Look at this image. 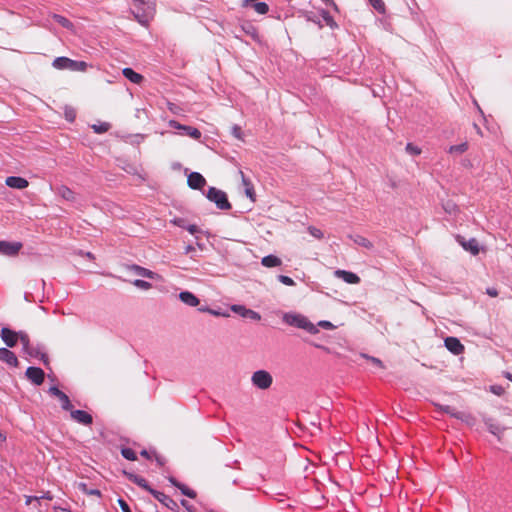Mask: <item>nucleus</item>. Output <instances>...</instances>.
<instances>
[{
	"mask_svg": "<svg viewBox=\"0 0 512 512\" xmlns=\"http://www.w3.org/2000/svg\"><path fill=\"white\" fill-rule=\"evenodd\" d=\"M53 67L58 70H70V71H86L88 65L84 61H75L68 57H57L52 63Z\"/></svg>",
	"mask_w": 512,
	"mask_h": 512,
	"instance_id": "nucleus-1",
	"label": "nucleus"
},
{
	"mask_svg": "<svg viewBox=\"0 0 512 512\" xmlns=\"http://www.w3.org/2000/svg\"><path fill=\"white\" fill-rule=\"evenodd\" d=\"M252 385L260 390H268L273 384V377L267 370H257L251 375Z\"/></svg>",
	"mask_w": 512,
	"mask_h": 512,
	"instance_id": "nucleus-2",
	"label": "nucleus"
},
{
	"mask_svg": "<svg viewBox=\"0 0 512 512\" xmlns=\"http://www.w3.org/2000/svg\"><path fill=\"white\" fill-rule=\"evenodd\" d=\"M207 198L214 202L216 206L221 210H229L231 208V204L228 201L226 193L215 187L209 188Z\"/></svg>",
	"mask_w": 512,
	"mask_h": 512,
	"instance_id": "nucleus-3",
	"label": "nucleus"
},
{
	"mask_svg": "<svg viewBox=\"0 0 512 512\" xmlns=\"http://www.w3.org/2000/svg\"><path fill=\"white\" fill-rule=\"evenodd\" d=\"M290 324H294L297 328L303 329L310 334L318 333V327H322L326 330L337 328V326L333 325L332 322H317V324H314L313 322H290Z\"/></svg>",
	"mask_w": 512,
	"mask_h": 512,
	"instance_id": "nucleus-4",
	"label": "nucleus"
},
{
	"mask_svg": "<svg viewBox=\"0 0 512 512\" xmlns=\"http://www.w3.org/2000/svg\"><path fill=\"white\" fill-rule=\"evenodd\" d=\"M21 337V340L22 341H26L27 340V336L24 335V334H18L12 330H10L9 328H3L2 331H1V337H2V340L5 342V344L8 346V347H14L18 341V337Z\"/></svg>",
	"mask_w": 512,
	"mask_h": 512,
	"instance_id": "nucleus-5",
	"label": "nucleus"
},
{
	"mask_svg": "<svg viewBox=\"0 0 512 512\" xmlns=\"http://www.w3.org/2000/svg\"><path fill=\"white\" fill-rule=\"evenodd\" d=\"M456 240L463 247L464 250L470 252L472 255H477L480 252L479 243L475 238L466 240L463 236L457 235Z\"/></svg>",
	"mask_w": 512,
	"mask_h": 512,
	"instance_id": "nucleus-6",
	"label": "nucleus"
},
{
	"mask_svg": "<svg viewBox=\"0 0 512 512\" xmlns=\"http://www.w3.org/2000/svg\"><path fill=\"white\" fill-rule=\"evenodd\" d=\"M22 248L21 242L0 241V253L7 256L17 255Z\"/></svg>",
	"mask_w": 512,
	"mask_h": 512,
	"instance_id": "nucleus-7",
	"label": "nucleus"
},
{
	"mask_svg": "<svg viewBox=\"0 0 512 512\" xmlns=\"http://www.w3.org/2000/svg\"><path fill=\"white\" fill-rule=\"evenodd\" d=\"M26 377L35 385H41L44 381V371L39 367H28Z\"/></svg>",
	"mask_w": 512,
	"mask_h": 512,
	"instance_id": "nucleus-8",
	"label": "nucleus"
},
{
	"mask_svg": "<svg viewBox=\"0 0 512 512\" xmlns=\"http://www.w3.org/2000/svg\"><path fill=\"white\" fill-rule=\"evenodd\" d=\"M230 309L242 318H247L250 320H260V315L258 313H256L253 310L247 309L245 306L233 305L231 306Z\"/></svg>",
	"mask_w": 512,
	"mask_h": 512,
	"instance_id": "nucleus-9",
	"label": "nucleus"
},
{
	"mask_svg": "<svg viewBox=\"0 0 512 512\" xmlns=\"http://www.w3.org/2000/svg\"><path fill=\"white\" fill-rule=\"evenodd\" d=\"M49 393L52 396L58 398V400L61 402V407L64 410H71L72 404L70 402L69 397L64 392L59 390L57 387L53 386L49 388Z\"/></svg>",
	"mask_w": 512,
	"mask_h": 512,
	"instance_id": "nucleus-10",
	"label": "nucleus"
},
{
	"mask_svg": "<svg viewBox=\"0 0 512 512\" xmlns=\"http://www.w3.org/2000/svg\"><path fill=\"white\" fill-rule=\"evenodd\" d=\"M69 411H70L71 418L74 421H76V422H78L80 424H83V425H90V424H92L93 418L86 411H84V410H73L72 408Z\"/></svg>",
	"mask_w": 512,
	"mask_h": 512,
	"instance_id": "nucleus-11",
	"label": "nucleus"
},
{
	"mask_svg": "<svg viewBox=\"0 0 512 512\" xmlns=\"http://www.w3.org/2000/svg\"><path fill=\"white\" fill-rule=\"evenodd\" d=\"M187 183L192 189H201L206 184V180L200 173L192 172L188 175Z\"/></svg>",
	"mask_w": 512,
	"mask_h": 512,
	"instance_id": "nucleus-12",
	"label": "nucleus"
},
{
	"mask_svg": "<svg viewBox=\"0 0 512 512\" xmlns=\"http://www.w3.org/2000/svg\"><path fill=\"white\" fill-rule=\"evenodd\" d=\"M5 183L8 187L19 190L25 189L29 185V182L25 178L18 176L7 177Z\"/></svg>",
	"mask_w": 512,
	"mask_h": 512,
	"instance_id": "nucleus-13",
	"label": "nucleus"
},
{
	"mask_svg": "<svg viewBox=\"0 0 512 512\" xmlns=\"http://www.w3.org/2000/svg\"><path fill=\"white\" fill-rule=\"evenodd\" d=\"M0 360L13 367L18 365L16 355L7 348H0Z\"/></svg>",
	"mask_w": 512,
	"mask_h": 512,
	"instance_id": "nucleus-14",
	"label": "nucleus"
},
{
	"mask_svg": "<svg viewBox=\"0 0 512 512\" xmlns=\"http://www.w3.org/2000/svg\"><path fill=\"white\" fill-rule=\"evenodd\" d=\"M129 269L133 272H135L137 275L139 276H142V277H146V278H149V279H158L160 278V276L158 274H156L155 272L147 269V268H144V267H141L139 265H131L129 267Z\"/></svg>",
	"mask_w": 512,
	"mask_h": 512,
	"instance_id": "nucleus-15",
	"label": "nucleus"
},
{
	"mask_svg": "<svg viewBox=\"0 0 512 512\" xmlns=\"http://www.w3.org/2000/svg\"><path fill=\"white\" fill-rule=\"evenodd\" d=\"M124 474L127 476V478L132 481L133 483H135L136 485H138L139 487L147 490L149 493L152 494V491H154V489H152L149 485H148V482L146 481V479H144L143 477L141 476H138L136 474H133V473H128V472H124Z\"/></svg>",
	"mask_w": 512,
	"mask_h": 512,
	"instance_id": "nucleus-16",
	"label": "nucleus"
},
{
	"mask_svg": "<svg viewBox=\"0 0 512 512\" xmlns=\"http://www.w3.org/2000/svg\"><path fill=\"white\" fill-rule=\"evenodd\" d=\"M122 74L125 78L135 84H140L144 80V77L141 74L135 72L132 68H124L122 70Z\"/></svg>",
	"mask_w": 512,
	"mask_h": 512,
	"instance_id": "nucleus-17",
	"label": "nucleus"
},
{
	"mask_svg": "<svg viewBox=\"0 0 512 512\" xmlns=\"http://www.w3.org/2000/svg\"><path fill=\"white\" fill-rule=\"evenodd\" d=\"M336 274L349 284H358L360 282L359 276L353 272L338 270Z\"/></svg>",
	"mask_w": 512,
	"mask_h": 512,
	"instance_id": "nucleus-18",
	"label": "nucleus"
},
{
	"mask_svg": "<svg viewBox=\"0 0 512 512\" xmlns=\"http://www.w3.org/2000/svg\"><path fill=\"white\" fill-rule=\"evenodd\" d=\"M179 298L183 303L189 306H197L199 304V299L189 291L181 292Z\"/></svg>",
	"mask_w": 512,
	"mask_h": 512,
	"instance_id": "nucleus-19",
	"label": "nucleus"
},
{
	"mask_svg": "<svg viewBox=\"0 0 512 512\" xmlns=\"http://www.w3.org/2000/svg\"><path fill=\"white\" fill-rule=\"evenodd\" d=\"M250 3H253V8L258 14L264 15L269 11L265 2H256V0H244L243 6H248Z\"/></svg>",
	"mask_w": 512,
	"mask_h": 512,
	"instance_id": "nucleus-20",
	"label": "nucleus"
},
{
	"mask_svg": "<svg viewBox=\"0 0 512 512\" xmlns=\"http://www.w3.org/2000/svg\"><path fill=\"white\" fill-rule=\"evenodd\" d=\"M152 495L155 499L164 504L166 507L172 508V506L176 505V503L169 496L165 495L160 491L154 490L152 491Z\"/></svg>",
	"mask_w": 512,
	"mask_h": 512,
	"instance_id": "nucleus-21",
	"label": "nucleus"
},
{
	"mask_svg": "<svg viewBox=\"0 0 512 512\" xmlns=\"http://www.w3.org/2000/svg\"><path fill=\"white\" fill-rule=\"evenodd\" d=\"M261 263L263 266L267 268L277 267L282 264V261L280 258H278L275 255H267L262 258Z\"/></svg>",
	"mask_w": 512,
	"mask_h": 512,
	"instance_id": "nucleus-22",
	"label": "nucleus"
},
{
	"mask_svg": "<svg viewBox=\"0 0 512 512\" xmlns=\"http://www.w3.org/2000/svg\"><path fill=\"white\" fill-rule=\"evenodd\" d=\"M240 175L242 178V183L245 186V193L247 197H249L252 201H255V192L253 185L251 184L250 180L245 177L244 173L240 171Z\"/></svg>",
	"mask_w": 512,
	"mask_h": 512,
	"instance_id": "nucleus-23",
	"label": "nucleus"
},
{
	"mask_svg": "<svg viewBox=\"0 0 512 512\" xmlns=\"http://www.w3.org/2000/svg\"><path fill=\"white\" fill-rule=\"evenodd\" d=\"M51 17L57 23H59L62 27L66 28L68 30H71V31L74 30V24L69 19H67L66 17H64L62 15H59V14H52Z\"/></svg>",
	"mask_w": 512,
	"mask_h": 512,
	"instance_id": "nucleus-24",
	"label": "nucleus"
},
{
	"mask_svg": "<svg viewBox=\"0 0 512 512\" xmlns=\"http://www.w3.org/2000/svg\"><path fill=\"white\" fill-rule=\"evenodd\" d=\"M58 194L65 200L74 202L76 200L75 193L66 186L58 188Z\"/></svg>",
	"mask_w": 512,
	"mask_h": 512,
	"instance_id": "nucleus-25",
	"label": "nucleus"
},
{
	"mask_svg": "<svg viewBox=\"0 0 512 512\" xmlns=\"http://www.w3.org/2000/svg\"><path fill=\"white\" fill-rule=\"evenodd\" d=\"M464 352V346L455 337H450V353L455 355L462 354Z\"/></svg>",
	"mask_w": 512,
	"mask_h": 512,
	"instance_id": "nucleus-26",
	"label": "nucleus"
},
{
	"mask_svg": "<svg viewBox=\"0 0 512 512\" xmlns=\"http://www.w3.org/2000/svg\"><path fill=\"white\" fill-rule=\"evenodd\" d=\"M485 424L487 425L489 431L497 436H499L504 430V428L500 427L498 424H495L492 419H486Z\"/></svg>",
	"mask_w": 512,
	"mask_h": 512,
	"instance_id": "nucleus-27",
	"label": "nucleus"
},
{
	"mask_svg": "<svg viewBox=\"0 0 512 512\" xmlns=\"http://www.w3.org/2000/svg\"><path fill=\"white\" fill-rule=\"evenodd\" d=\"M353 241L357 245L362 246V247H364L366 249H372L373 248L372 242L369 239H367V238H365L363 236L357 235V236H355L353 238Z\"/></svg>",
	"mask_w": 512,
	"mask_h": 512,
	"instance_id": "nucleus-28",
	"label": "nucleus"
},
{
	"mask_svg": "<svg viewBox=\"0 0 512 512\" xmlns=\"http://www.w3.org/2000/svg\"><path fill=\"white\" fill-rule=\"evenodd\" d=\"M468 142H463L459 145L450 146V154H462L468 150Z\"/></svg>",
	"mask_w": 512,
	"mask_h": 512,
	"instance_id": "nucleus-29",
	"label": "nucleus"
},
{
	"mask_svg": "<svg viewBox=\"0 0 512 512\" xmlns=\"http://www.w3.org/2000/svg\"><path fill=\"white\" fill-rule=\"evenodd\" d=\"M183 131L193 139L198 140L201 137V132L195 127L185 125Z\"/></svg>",
	"mask_w": 512,
	"mask_h": 512,
	"instance_id": "nucleus-30",
	"label": "nucleus"
},
{
	"mask_svg": "<svg viewBox=\"0 0 512 512\" xmlns=\"http://www.w3.org/2000/svg\"><path fill=\"white\" fill-rule=\"evenodd\" d=\"M369 3L378 13H385L386 6L383 0H369Z\"/></svg>",
	"mask_w": 512,
	"mask_h": 512,
	"instance_id": "nucleus-31",
	"label": "nucleus"
},
{
	"mask_svg": "<svg viewBox=\"0 0 512 512\" xmlns=\"http://www.w3.org/2000/svg\"><path fill=\"white\" fill-rule=\"evenodd\" d=\"M92 129L94 130L95 133L102 134V133L107 132L110 129V124L107 122H103L100 124H94L92 126Z\"/></svg>",
	"mask_w": 512,
	"mask_h": 512,
	"instance_id": "nucleus-32",
	"label": "nucleus"
},
{
	"mask_svg": "<svg viewBox=\"0 0 512 512\" xmlns=\"http://www.w3.org/2000/svg\"><path fill=\"white\" fill-rule=\"evenodd\" d=\"M121 454L122 456L127 459V460H130V461H135L137 460V456H136V453L134 452V450H132L131 448H123L121 450Z\"/></svg>",
	"mask_w": 512,
	"mask_h": 512,
	"instance_id": "nucleus-33",
	"label": "nucleus"
},
{
	"mask_svg": "<svg viewBox=\"0 0 512 512\" xmlns=\"http://www.w3.org/2000/svg\"><path fill=\"white\" fill-rule=\"evenodd\" d=\"M178 488L181 490V492L189 497V498H195L196 497V492L190 488H188L187 486L181 484V485H178Z\"/></svg>",
	"mask_w": 512,
	"mask_h": 512,
	"instance_id": "nucleus-34",
	"label": "nucleus"
},
{
	"mask_svg": "<svg viewBox=\"0 0 512 512\" xmlns=\"http://www.w3.org/2000/svg\"><path fill=\"white\" fill-rule=\"evenodd\" d=\"M361 356L363 358H366L367 360H369L375 367L380 368V369L384 368L383 363L380 359L368 356L366 354H361Z\"/></svg>",
	"mask_w": 512,
	"mask_h": 512,
	"instance_id": "nucleus-35",
	"label": "nucleus"
},
{
	"mask_svg": "<svg viewBox=\"0 0 512 512\" xmlns=\"http://www.w3.org/2000/svg\"><path fill=\"white\" fill-rule=\"evenodd\" d=\"M133 285L143 290H148L152 287V285L149 282L140 279H136L133 282Z\"/></svg>",
	"mask_w": 512,
	"mask_h": 512,
	"instance_id": "nucleus-36",
	"label": "nucleus"
},
{
	"mask_svg": "<svg viewBox=\"0 0 512 512\" xmlns=\"http://www.w3.org/2000/svg\"><path fill=\"white\" fill-rule=\"evenodd\" d=\"M406 151L412 155H419L421 153V149L412 143L406 145Z\"/></svg>",
	"mask_w": 512,
	"mask_h": 512,
	"instance_id": "nucleus-37",
	"label": "nucleus"
},
{
	"mask_svg": "<svg viewBox=\"0 0 512 512\" xmlns=\"http://www.w3.org/2000/svg\"><path fill=\"white\" fill-rule=\"evenodd\" d=\"M283 320H293V321H296V320H305L304 317H302L301 315L299 314H295V313H287L283 316Z\"/></svg>",
	"mask_w": 512,
	"mask_h": 512,
	"instance_id": "nucleus-38",
	"label": "nucleus"
},
{
	"mask_svg": "<svg viewBox=\"0 0 512 512\" xmlns=\"http://www.w3.org/2000/svg\"><path fill=\"white\" fill-rule=\"evenodd\" d=\"M279 281L287 286H293L295 284L292 278L284 275L279 276Z\"/></svg>",
	"mask_w": 512,
	"mask_h": 512,
	"instance_id": "nucleus-39",
	"label": "nucleus"
},
{
	"mask_svg": "<svg viewBox=\"0 0 512 512\" xmlns=\"http://www.w3.org/2000/svg\"><path fill=\"white\" fill-rule=\"evenodd\" d=\"M309 232L312 236H314L315 238H318V239H321L323 238V233L320 229L318 228H315V227H310L309 228Z\"/></svg>",
	"mask_w": 512,
	"mask_h": 512,
	"instance_id": "nucleus-40",
	"label": "nucleus"
},
{
	"mask_svg": "<svg viewBox=\"0 0 512 512\" xmlns=\"http://www.w3.org/2000/svg\"><path fill=\"white\" fill-rule=\"evenodd\" d=\"M118 504H119V506H120V508H121V510H122L123 512H131V509H130L129 505H128V504H127V502H126L125 500H123L122 498H119V499H118Z\"/></svg>",
	"mask_w": 512,
	"mask_h": 512,
	"instance_id": "nucleus-41",
	"label": "nucleus"
},
{
	"mask_svg": "<svg viewBox=\"0 0 512 512\" xmlns=\"http://www.w3.org/2000/svg\"><path fill=\"white\" fill-rule=\"evenodd\" d=\"M232 134H233V136H234V137H236L237 139H240V140L242 139V130H241V128H240L239 126L234 125V126L232 127Z\"/></svg>",
	"mask_w": 512,
	"mask_h": 512,
	"instance_id": "nucleus-42",
	"label": "nucleus"
},
{
	"mask_svg": "<svg viewBox=\"0 0 512 512\" xmlns=\"http://www.w3.org/2000/svg\"><path fill=\"white\" fill-rule=\"evenodd\" d=\"M168 125L171 128H175V129H179V130H184V127H185V125L180 124L176 120H169Z\"/></svg>",
	"mask_w": 512,
	"mask_h": 512,
	"instance_id": "nucleus-43",
	"label": "nucleus"
},
{
	"mask_svg": "<svg viewBox=\"0 0 512 512\" xmlns=\"http://www.w3.org/2000/svg\"><path fill=\"white\" fill-rule=\"evenodd\" d=\"M490 390L498 396H501L504 393V388L498 385L491 386Z\"/></svg>",
	"mask_w": 512,
	"mask_h": 512,
	"instance_id": "nucleus-44",
	"label": "nucleus"
},
{
	"mask_svg": "<svg viewBox=\"0 0 512 512\" xmlns=\"http://www.w3.org/2000/svg\"><path fill=\"white\" fill-rule=\"evenodd\" d=\"M32 501H35L39 504V497L37 496H26V505H30Z\"/></svg>",
	"mask_w": 512,
	"mask_h": 512,
	"instance_id": "nucleus-45",
	"label": "nucleus"
},
{
	"mask_svg": "<svg viewBox=\"0 0 512 512\" xmlns=\"http://www.w3.org/2000/svg\"><path fill=\"white\" fill-rule=\"evenodd\" d=\"M486 293L490 296V297H497L498 296V291L496 288H488L486 290Z\"/></svg>",
	"mask_w": 512,
	"mask_h": 512,
	"instance_id": "nucleus-46",
	"label": "nucleus"
},
{
	"mask_svg": "<svg viewBox=\"0 0 512 512\" xmlns=\"http://www.w3.org/2000/svg\"><path fill=\"white\" fill-rule=\"evenodd\" d=\"M213 316H223V317H229L230 315L227 314V313H224V312H220V311H212L210 310L209 311Z\"/></svg>",
	"mask_w": 512,
	"mask_h": 512,
	"instance_id": "nucleus-47",
	"label": "nucleus"
},
{
	"mask_svg": "<svg viewBox=\"0 0 512 512\" xmlns=\"http://www.w3.org/2000/svg\"><path fill=\"white\" fill-rule=\"evenodd\" d=\"M187 230L191 233V234H195L196 232L199 231L198 227L196 225H190Z\"/></svg>",
	"mask_w": 512,
	"mask_h": 512,
	"instance_id": "nucleus-48",
	"label": "nucleus"
},
{
	"mask_svg": "<svg viewBox=\"0 0 512 512\" xmlns=\"http://www.w3.org/2000/svg\"><path fill=\"white\" fill-rule=\"evenodd\" d=\"M53 496L51 495L50 492H46L44 493L42 496H39V500L40 499H47V500H52Z\"/></svg>",
	"mask_w": 512,
	"mask_h": 512,
	"instance_id": "nucleus-49",
	"label": "nucleus"
},
{
	"mask_svg": "<svg viewBox=\"0 0 512 512\" xmlns=\"http://www.w3.org/2000/svg\"><path fill=\"white\" fill-rule=\"evenodd\" d=\"M326 5H330L332 7H334L335 9H337V5L336 3L334 2V0H322Z\"/></svg>",
	"mask_w": 512,
	"mask_h": 512,
	"instance_id": "nucleus-50",
	"label": "nucleus"
},
{
	"mask_svg": "<svg viewBox=\"0 0 512 512\" xmlns=\"http://www.w3.org/2000/svg\"><path fill=\"white\" fill-rule=\"evenodd\" d=\"M192 252H195V247H193L192 245H188V246H186V248H185V253H186V254H190V253H192Z\"/></svg>",
	"mask_w": 512,
	"mask_h": 512,
	"instance_id": "nucleus-51",
	"label": "nucleus"
},
{
	"mask_svg": "<svg viewBox=\"0 0 512 512\" xmlns=\"http://www.w3.org/2000/svg\"><path fill=\"white\" fill-rule=\"evenodd\" d=\"M169 481L171 484H173L174 486H176L178 488V485H181V483L177 482L175 478L173 477H170L169 478Z\"/></svg>",
	"mask_w": 512,
	"mask_h": 512,
	"instance_id": "nucleus-52",
	"label": "nucleus"
},
{
	"mask_svg": "<svg viewBox=\"0 0 512 512\" xmlns=\"http://www.w3.org/2000/svg\"><path fill=\"white\" fill-rule=\"evenodd\" d=\"M140 454H141V456H143V457H145V458H147V459H149V458H150V454H149V452H148L147 450H142V451L140 452Z\"/></svg>",
	"mask_w": 512,
	"mask_h": 512,
	"instance_id": "nucleus-53",
	"label": "nucleus"
},
{
	"mask_svg": "<svg viewBox=\"0 0 512 512\" xmlns=\"http://www.w3.org/2000/svg\"><path fill=\"white\" fill-rule=\"evenodd\" d=\"M474 128L476 129V132L479 134V135H482V131L480 129V127L477 125V124H473Z\"/></svg>",
	"mask_w": 512,
	"mask_h": 512,
	"instance_id": "nucleus-54",
	"label": "nucleus"
},
{
	"mask_svg": "<svg viewBox=\"0 0 512 512\" xmlns=\"http://www.w3.org/2000/svg\"><path fill=\"white\" fill-rule=\"evenodd\" d=\"M66 117H67V119H69V120H73V118H74V114H73V112L66 113Z\"/></svg>",
	"mask_w": 512,
	"mask_h": 512,
	"instance_id": "nucleus-55",
	"label": "nucleus"
},
{
	"mask_svg": "<svg viewBox=\"0 0 512 512\" xmlns=\"http://www.w3.org/2000/svg\"><path fill=\"white\" fill-rule=\"evenodd\" d=\"M85 256L89 259H94V255L91 252L85 253Z\"/></svg>",
	"mask_w": 512,
	"mask_h": 512,
	"instance_id": "nucleus-56",
	"label": "nucleus"
},
{
	"mask_svg": "<svg viewBox=\"0 0 512 512\" xmlns=\"http://www.w3.org/2000/svg\"><path fill=\"white\" fill-rule=\"evenodd\" d=\"M181 504H182V506H184L185 508L189 509V507H188V501H186V500H182V501H181Z\"/></svg>",
	"mask_w": 512,
	"mask_h": 512,
	"instance_id": "nucleus-57",
	"label": "nucleus"
},
{
	"mask_svg": "<svg viewBox=\"0 0 512 512\" xmlns=\"http://www.w3.org/2000/svg\"><path fill=\"white\" fill-rule=\"evenodd\" d=\"M57 512H71V511L66 508H57Z\"/></svg>",
	"mask_w": 512,
	"mask_h": 512,
	"instance_id": "nucleus-58",
	"label": "nucleus"
},
{
	"mask_svg": "<svg viewBox=\"0 0 512 512\" xmlns=\"http://www.w3.org/2000/svg\"><path fill=\"white\" fill-rule=\"evenodd\" d=\"M505 377H506L507 379H509V380L512 382V374H511V373L506 372V373H505Z\"/></svg>",
	"mask_w": 512,
	"mask_h": 512,
	"instance_id": "nucleus-59",
	"label": "nucleus"
},
{
	"mask_svg": "<svg viewBox=\"0 0 512 512\" xmlns=\"http://www.w3.org/2000/svg\"><path fill=\"white\" fill-rule=\"evenodd\" d=\"M175 108H176V107H175V105H174V104H170L169 109H170L173 113H176Z\"/></svg>",
	"mask_w": 512,
	"mask_h": 512,
	"instance_id": "nucleus-60",
	"label": "nucleus"
},
{
	"mask_svg": "<svg viewBox=\"0 0 512 512\" xmlns=\"http://www.w3.org/2000/svg\"><path fill=\"white\" fill-rule=\"evenodd\" d=\"M448 344H449L448 337H446V338H444V346L446 348H448Z\"/></svg>",
	"mask_w": 512,
	"mask_h": 512,
	"instance_id": "nucleus-61",
	"label": "nucleus"
},
{
	"mask_svg": "<svg viewBox=\"0 0 512 512\" xmlns=\"http://www.w3.org/2000/svg\"><path fill=\"white\" fill-rule=\"evenodd\" d=\"M6 436L0 431V440L4 441Z\"/></svg>",
	"mask_w": 512,
	"mask_h": 512,
	"instance_id": "nucleus-62",
	"label": "nucleus"
},
{
	"mask_svg": "<svg viewBox=\"0 0 512 512\" xmlns=\"http://www.w3.org/2000/svg\"><path fill=\"white\" fill-rule=\"evenodd\" d=\"M90 493L93 494V495H99L100 494V492L98 490H92Z\"/></svg>",
	"mask_w": 512,
	"mask_h": 512,
	"instance_id": "nucleus-63",
	"label": "nucleus"
},
{
	"mask_svg": "<svg viewBox=\"0 0 512 512\" xmlns=\"http://www.w3.org/2000/svg\"><path fill=\"white\" fill-rule=\"evenodd\" d=\"M156 461L158 462V464H159V465H162V464H163V463H162V460H161V458H160V457H156Z\"/></svg>",
	"mask_w": 512,
	"mask_h": 512,
	"instance_id": "nucleus-64",
	"label": "nucleus"
}]
</instances>
